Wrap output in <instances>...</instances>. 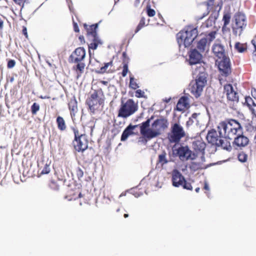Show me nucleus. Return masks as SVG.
<instances>
[{"label":"nucleus","mask_w":256,"mask_h":256,"mask_svg":"<svg viewBox=\"0 0 256 256\" xmlns=\"http://www.w3.org/2000/svg\"><path fill=\"white\" fill-rule=\"evenodd\" d=\"M212 52L219 60L226 57L224 46L219 42H215L213 44Z\"/></svg>","instance_id":"a211bd4d"},{"label":"nucleus","mask_w":256,"mask_h":256,"mask_svg":"<svg viewBox=\"0 0 256 256\" xmlns=\"http://www.w3.org/2000/svg\"><path fill=\"white\" fill-rule=\"evenodd\" d=\"M172 185L175 187H179L184 182V178L182 174L176 169L174 170L172 172Z\"/></svg>","instance_id":"dca6fc26"},{"label":"nucleus","mask_w":256,"mask_h":256,"mask_svg":"<svg viewBox=\"0 0 256 256\" xmlns=\"http://www.w3.org/2000/svg\"><path fill=\"white\" fill-rule=\"evenodd\" d=\"M234 49L240 53H242L247 50V44H242L240 42H236L234 44Z\"/></svg>","instance_id":"2f4dec72"},{"label":"nucleus","mask_w":256,"mask_h":256,"mask_svg":"<svg viewBox=\"0 0 256 256\" xmlns=\"http://www.w3.org/2000/svg\"><path fill=\"white\" fill-rule=\"evenodd\" d=\"M73 26H74V30L75 32H80V30L78 28V24L76 22H73Z\"/></svg>","instance_id":"09e8293b"},{"label":"nucleus","mask_w":256,"mask_h":256,"mask_svg":"<svg viewBox=\"0 0 256 256\" xmlns=\"http://www.w3.org/2000/svg\"><path fill=\"white\" fill-rule=\"evenodd\" d=\"M129 87L132 90H136L139 88L138 84L133 76H130V84Z\"/></svg>","instance_id":"72a5a7b5"},{"label":"nucleus","mask_w":256,"mask_h":256,"mask_svg":"<svg viewBox=\"0 0 256 256\" xmlns=\"http://www.w3.org/2000/svg\"><path fill=\"white\" fill-rule=\"evenodd\" d=\"M76 174L78 180H80L84 176V172L80 167L76 168Z\"/></svg>","instance_id":"a19ab883"},{"label":"nucleus","mask_w":256,"mask_h":256,"mask_svg":"<svg viewBox=\"0 0 256 256\" xmlns=\"http://www.w3.org/2000/svg\"><path fill=\"white\" fill-rule=\"evenodd\" d=\"M72 129L74 133V138L73 145L76 150L78 152H83L88 148V140L85 134H80L78 129L72 127Z\"/></svg>","instance_id":"6e6552de"},{"label":"nucleus","mask_w":256,"mask_h":256,"mask_svg":"<svg viewBox=\"0 0 256 256\" xmlns=\"http://www.w3.org/2000/svg\"><path fill=\"white\" fill-rule=\"evenodd\" d=\"M220 135L232 139L237 134H242V128L240 123L234 119H226L220 122L218 126Z\"/></svg>","instance_id":"f03ea898"},{"label":"nucleus","mask_w":256,"mask_h":256,"mask_svg":"<svg viewBox=\"0 0 256 256\" xmlns=\"http://www.w3.org/2000/svg\"><path fill=\"white\" fill-rule=\"evenodd\" d=\"M206 146V143L202 139L194 140L192 143V148L194 151V153L198 154V158L199 156L202 162L204 160V150Z\"/></svg>","instance_id":"ddd939ff"},{"label":"nucleus","mask_w":256,"mask_h":256,"mask_svg":"<svg viewBox=\"0 0 256 256\" xmlns=\"http://www.w3.org/2000/svg\"><path fill=\"white\" fill-rule=\"evenodd\" d=\"M147 24H146V18L144 16H142L138 24L136 26L134 33L136 34L139 32L142 28L146 26Z\"/></svg>","instance_id":"f704fd0d"},{"label":"nucleus","mask_w":256,"mask_h":256,"mask_svg":"<svg viewBox=\"0 0 256 256\" xmlns=\"http://www.w3.org/2000/svg\"><path fill=\"white\" fill-rule=\"evenodd\" d=\"M158 16H159L160 17H162L161 14H158Z\"/></svg>","instance_id":"680f3d73"},{"label":"nucleus","mask_w":256,"mask_h":256,"mask_svg":"<svg viewBox=\"0 0 256 256\" xmlns=\"http://www.w3.org/2000/svg\"><path fill=\"white\" fill-rule=\"evenodd\" d=\"M47 164H46L45 165V166L44 168L40 172L38 173V176H42V174H48V169L47 168Z\"/></svg>","instance_id":"49530a36"},{"label":"nucleus","mask_w":256,"mask_h":256,"mask_svg":"<svg viewBox=\"0 0 256 256\" xmlns=\"http://www.w3.org/2000/svg\"><path fill=\"white\" fill-rule=\"evenodd\" d=\"M135 96L138 98H143L144 96V92L141 90H136L135 92Z\"/></svg>","instance_id":"37998d69"},{"label":"nucleus","mask_w":256,"mask_h":256,"mask_svg":"<svg viewBox=\"0 0 256 256\" xmlns=\"http://www.w3.org/2000/svg\"><path fill=\"white\" fill-rule=\"evenodd\" d=\"M86 56V50L82 47L76 48L69 57L70 63L76 64L72 68L76 74V78H78L84 72L86 64L82 62Z\"/></svg>","instance_id":"20e7f679"},{"label":"nucleus","mask_w":256,"mask_h":256,"mask_svg":"<svg viewBox=\"0 0 256 256\" xmlns=\"http://www.w3.org/2000/svg\"><path fill=\"white\" fill-rule=\"evenodd\" d=\"M22 33L25 36L26 39H28V36L27 32V28L26 26H22Z\"/></svg>","instance_id":"de8ad7c7"},{"label":"nucleus","mask_w":256,"mask_h":256,"mask_svg":"<svg viewBox=\"0 0 256 256\" xmlns=\"http://www.w3.org/2000/svg\"><path fill=\"white\" fill-rule=\"evenodd\" d=\"M148 119L146 121L140 124V132L144 138L142 140L144 144L153 138H156L160 134V130H164L168 126V120L164 118L156 120L152 124V128H149L150 120Z\"/></svg>","instance_id":"f257e3e1"},{"label":"nucleus","mask_w":256,"mask_h":256,"mask_svg":"<svg viewBox=\"0 0 256 256\" xmlns=\"http://www.w3.org/2000/svg\"><path fill=\"white\" fill-rule=\"evenodd\" d=\"M113 66V61L112 60H110L108 62L104 63V66L101 67L100 69L97 72L98 74H104V73H109L113 72L112 70H111L110 69L108 70V68L109 66Z\"/></svg>","instance_id":"c85d7f7f"},{"label":"nucleus","mask_w":256,"mask_h":256,"mask_svg":"<svg viewBox=\"0 0 256 256\" xmlns=\"http://www.w3.org/2000/svg\"><path fill=\"white\" fill-rule=\"evenodd\" d=\"M138 126V125L133 126L131 124L128 126L124 130L120 138V140L124 142L130 136L134 134V132L133 130Z\"/></svg>","instance_id":"5701e85b"},{"label":"nucleus","mask_w":256,"mask_h":256,"mask_svg":"<svg viewBox=\"0 0 256 256\" xmlns=\"http://www.w3.org/2000/svg\"><path fill=\"white\" fill-rule=\"evenodd\" d=\"M98 24H96L88 26L86 24H84V28L86 30L87 36L89 38H96L98 36L96 29L98 27Z\"/></svg>","instance_id":"4be33fe9"},{"label":"nucleus","mask_w":256,"mask_h":256,"mask_svg":"<svg viewBox=\"0 0 256 256\" xmlns=\"http://www.w3.org/2000/svg\"><path fill=\"white\" fill-rule=\"evenodd\" d=\"M89 54H90V50H89Z\"/></svg>","instance_id":"e2e57ef3"},{"label":"nucleus","mask_w":256,"mask_h":256,"mask_svg":"<svg viewBox=\"0 0 256 256\" xmlns=\"http://www.w3.org/2000/svg\"><path fill=\"white\" fill-rule=\"evenodd\" d=\"M247 26L246 14L241 12H236L233 18L231 28L234 36H240Z\"/></svg>","instance_id":"423d86ee"},{"label":"nucleus","mask_w":256,"mask_h":256,"mask_svg":"<svg viewBox=\"0 0 256 256\" xmlns=\"http://www.w3.org/2000/svg\"><path fill=\"white\" fill-rule=\"evenodd\" d=\"M222 136L218 135L216 131L212 129L210 130L206 136V140L209 143L212 144L213 145L217 146L218 142H220Z\"/></svg>","instance_id":"aec40b11"},{"label":"nucleus","mask_w":256,"mask_h":256,"mask_svg":"<svg viewBox=\"0 0 256 256\" xmlns=\"http://www.w3.org/2000/svg\"><path fill=\"white\" fill-rule=\"evenodd\" d=\"M180 186H182L184 188L188 190H192V186L191 185V184L190 182H188L185 179L184 182H182V184Z\"/></svg>","instance_id":"79ce46f5"},{"label":"nucleus","mask_w":256,"mask_h":256,"mask_svg":"<svg viewBox=\"0 0 256 256\" xmlns=\"http://www.w3.org/2000/svg\"><path fill=\"white\" fill-rule=\"evenodd\" d=\"M4 28V21L0 18V30H2Z\"/></svg>","instance_id":"603ef678"},{"label":"nucleus","mask_w":256,"mask_h":256,"mask_svg":"<svg viewBox=\"0 0 256 256\" xmlns=\"http://www.w3.org/2000/svg\"><path fill=\"white\" fill-rule=\"evenodd\" d=\"M82 197V194L80 192H79L77 196L75 194H74L73 198L70 199V200H71L72 199L76 200L78 198H80Z\"/></svg>","instance_id":"8fccbe9b"},{"label":"nucleus","mask_w":256,"mask_h":256,"mask_svg":"<svg viewBox=\"0 0 256 256\" xmlns=\"http://www.w3.org/2000/svg\"><path fill=\"white\" fill-rule=\"evenodd\" d=\"M245 103L252 113V118L256 119V104L252 98L250 96H246Z\"/></svg>","instance_id":"b1692460"},{"label":"nucleus","mask_w":256,"mask_h":256,"mask_svg":"<svg viewBox=\"0 0 256 256\" xmlns=\"http://www.w3.org/2000/svg\"><path fill=\"white\" fill-rule=\"evenodd\" d=\"M56 123L58 128L62 132L65 131L66 129V124L64 118L61 116H58L56 119Z\"/></svg>","instance_id":"cd10ccee"},{"label":"nucleus","mask_w":256,"mask_h":256,"mask_svg":"<svg viewBox=\"0 0 256 256\" xmlns=\"http://www.w3.org/2000/svg\"><path fill=\"white\" fill-rule=\"evenodd\" d=\"M175 150L176 151V155L182 161L188 160H194L198 158V154L192 153L188 146H181Z\"/></svg>","instance_id":"9b49d317"},{"label":"nucleus","mask_w":256,"mask_h":256,"mask_svg":"<svg viewBox=\"0 0 256 256\" xmlns=\"http://www.w3.org/2000/svg\"><path fill=\"white\" fill-rule=\"evenodd\" d=\"M198 34L196 28L188 26L178 32L176 34V39L179 46H184V48L188 47L191 45L194 40Z\"/></svg>","instance_id":"39448f33"},{"label":"nucleus","mask_w":256,"mask_h":256,"mask_svg":"<svg viewBox=\"0 0 256 256\" xmlns=\"http://www.w3.org/2000/svg\"><path fill=\"white\" fill-rule=\"evenodd\" d=\"M231 19V14L229 12H224L222 17V21L224 22L222 30H224L229 24Z\"/></svg>","instance_id":"c756f323"},{"label":"nucleus","mask_w":256,"mask_h":256,"mask_svg":"<svg viewBox=\"0 0 256 256\" xmlns=\"http://www.w3.org/2000/svg\"><path fill=\"white\" fill-rule=\"evenodd\" d=\"M216 34V31H212L206 36V38L208 42H210V44L215 38Z\"/></svg>","instance_id":"4c0bfd02"},{"label":"nucleus","mask_w":256,"mask_h":256,"mask_svg":"<svg viewBox=\"0 0 256 256\" xmlns=\"http://www.w3.org/2000/svg\"><path fill=\"white\" fill-rule=\"evenodd\" d=\"M92 42L88 44V48L92 50L96 49L98 44H101L102 42L98 36L96 38H90Z\"/></svg>","instance_id":"7c9ffc66"},{"label":"nucleus","mask_w":256,"mask_h":256,"mask_svg":"<svg viewBox=\"0 0 256 256\" xmlns=\"http://www.w3.org/2000/svg\"><path fill=\"white\" fill-rule=\"evenodd\" d=\"M204 4L206 6V12L203 14V15L200 18H198L199 20L202 19L204 17L208 16L210 12H212L214 14L215 18H217L218 16V12L221 9L222 6H219L218 4H214V0H208L204 2Z\"/></svg>","instance_id":"4468645a"},{"label":"nucleus","mask_w":256,"mask_h":256,"mask_svg":"<svg viewBox=\"0 0 256 256\" xmlns=\"http://www.w3.org/2000/svg\"><path fill=\"white\" fill-rule=\"evenodd\" d=\"M238 158L240 162H245L248 160V156L246 152L242 151L238 154Z\"/></svg>","instance_id":"c9c22d12"},{"label":"nucleus","mask_w":256,"mask_h":256,"mask_svg":"<svg viewBox=\"0 0 256 256\" xmlns=\"http://www.w3.org/2000/svg\"><path fill=\"white\" fill-rule=\"evenodd\" d=\"M122 57H123V60H129V59H128V57L127 56V55H126V52H124L122 53Z\"/></svg>","instance_id":"864d4df0"},{"label":"nucleus","mask_w":256,"mask_h":256,"mask_svg":"<svg viewBox=\"0 0 256 256\" xmlns=\"http://www.w3.org/2000/svg\"><path fill=\"white\" fill-rule=\"evenodd\" d=\"M68 108L70 110V114L72 118L76 115L78 112V102L75 98H72L68 104Z\"/></svg>","instance_id":"a878e982"},{"label":"nucleus","mask_w":256,"mask_h":256,"mask_svg":"<svg viewBox=\"0 0 256 256\" xmlns=\"http://www.w3.org/2000/svg\"><path fill=\"white\" fill-rule=\"evenodd\" d=\"M100 82L102 84H103L104 85H107L108 84V82H106V81H104V80H100Z\"/></svg>","instance_id":"13d9d810"},{"label":"nucleus","mask_w":256,"mask_h":256,"mask_svg":"<svg viewBox=\"0 0 256 256\" xmlns=\"http://www.w3.org/2000/svg\"><path fill=\"white\" fill-rule=\"evenodd\" d=\"M220 142L217 144V146H221L224 150L228 151H230L232 150V146L230 144V140L226 136H222Z\"/></svg>","instance_id":"393cba45"},{"label":"nucleus","mask_w":256,"mask_h":256,"mask_svg":"<svg viewBox=\"0 0 256 256\" xmlns=\"http://www.w3.org/2000/svg\"><path fill=\"white\" fill-rule=\"evenodd\" d=\"M224 94H226L227 99L228 101L234 103L238 102V95L236 92L231 84H226L224 86Z\"/></svg>","instance_id":"2eb2a0df"},{"label":"nucleus","mask_w":256,"mask_h":256,"mask_svg":"<svg viewBox=\"0 0 256 256\" xmlns=\"http://www.w3.org/2000/svg\"><path fill=\"white\" fill-rule=\"evenodd\" d=\"M252 96L256 100V89L253 88L252 90Z\"/></svg>","instance_id":"3c124183"},{"label":"nucleus","mask_w":256,"mask_h":256,"mask_svg":"<svg viewBox=\"0 0 256 256\" xmlns=\"http://www.w3.org/2000/svg\"><path fill=\"white\" fill-rule=\"evenodd\" d=\"M204 189L206 190H208V191L209 190V186H208V183L206 182H204Z\"/></svg>","instance_id":"5fc2aeb1"},{"label":"nucleus","mask_w":256,"mask_h":256,"mask_svg":"<svg viewBox=\"0 0 256 256\" xmlns=\"http://www.w3.org/2000/svg\"><path fill=\"white\" fill-rule=\"evenodd\" d=\"M146 14L150 17L154 16L156 14V12L154 10L151 8L150 5L146 6Z\"/></svg>","instance_id":"58836bf2"},{"label":"nucleus","mask_w":256,"mask_h":256,"mask_svg":"<svg viewBox=\"0 0 256 256\" xmlns=\"http://www.w3.org/2000/svg\"><path fill=\"white\" fill-rule=\"evenodd\" d=\"M202 53L194 48L192 50L189 52L188 62L190 65L200 63L202 59Z\"/></svg>","instance_id":"f3484780"},{"label":"nucleus","mask_w":256,"mask_h":256,"mask_svg":"<svg viewBox=\"0 0 256 256\" xmlns=\"http://www.w3.org/2000/svg\"><path fill=\"white\" fill-rule=\"evenodd\" d=\"M168 162L166 158V154L165 152H163L158 155L157 164H160L162 166H163L164 164H167Z\"/></svg>","instance_id":"473e14b6"},{"label":"nucleus","mask_w":256,"mask_h":256,"mask_svg":"<svg viewBox=\"0 0 256 256\" xmlns=\"http://www.w3.org/2000/svg\"><path fill=\"white\" fill-rule=\"evenodd\" d=\"M188 106V100L186 96L180 98L176 104V109L179 111H182Z\"/></svg>","instance_id":"bb28decb"},{"label":"nucleus","mask_w":256,"mask_h":256,"mask_svg":"<svg viewBox=\"0 0 256 256\" xmlns=\"http://www.w3.org/2000/svg\"><path fill=\"white\" fill-rule=\"evenodd\" d=\"M196 72H198V74L196 77V79L190 82L189 90L195 98H198L201 95L206 84L208 74L202 66L196 68Z\"/></svg>","instance_id":"7ed1b4c3"},{"label":"nucleus","mask_w":256,"mask_h":256,"mask_svg":"<svg viewBox=\"0 0 256 256\" xmlns=\"http://www.w3.org/2000/svg\"><path fill=\"white\" fill-rule=\"evenodd\" d=\"M124 65H123V69L122 72V75L123 77H125L128 72V60H124Z\"/></svg>","instance_id":"e433bc0d"},{"label":"nucleus","mask_w":256,"mask_h":256,"mask_svg":"<svg viewBox=\"0 0 256 256\" xmlns=\"http://www.w3.org/2000/svg\"><path fill=\"white\" fill-rule=\"evenodd\" d=\"M28 0H13V1L16 4L20 6L23 7L24 4L28 1Z\"/></svg>","instance_id":"c03bdc74"},{"label":"nucleus","mask_w":256,"mask_h":256,"mask_svg":"<svg viewBox=\"0 0 256 256\" xmlns=\"http://www.w3.org/2000/svg\"><path fill=\"white\" fill-rule=\"evenodd\" d=\"M218 63V68L220 74L222 76L226 77L230 74L232 69L230 60L228 57L218 60L216 61Z\"/></svg>","instance_id":"f8f14e48"},{"label":"nucleus","mask_w":256,"mask_h":256,"mask_svg":"<svg viewBox=\"0 0 256 256\" xmlns=\"http://www.w3.org/2000/svg\"><path fill=\"white\" fill-rule=\"evenodd\" d=\"M236 137L234 138V144L238 147H244L246 146L249 142L248 138L242 135V134H237Z\"/></svg>","instance_id":"412c9836"},{"label":"nucleus","mask_w":256,"mask_h":256,"mask_svg":"<svg viewBox=\"0 0 256 256\" xmlns=\"http://www.w3.org/2000/svg\"><path fill=\"white\" fill-rule=\"evenodd\" d=\"M210 44V42H208L206 38H202L197 42L194 49L198 50L203 54H206L209 50Z\"/></svg>","instance_id":"6ab92c4d"},{"label":"nucleus","mask_w":256,"mask_h":256,"mask_svg":"<svg viewBox=\"0 0 256 256\" xmlns=\"http://www.w3.org/2000/svg\"><path fill=\"white\" fill-rule=\"evenodd\" d=\"M186 136L184 128L179 124L175 123L171 127L168 138L170 142L178 143Z\"/></svg>","instance_id":"9d476101"},{"label":"nucleus","mask_w":256,"mask_h":256,"mask_svg":"<svg viewBox=\"0 0 256 256\" xmlns=\"http://www.w3.org/2000/svg\"><path fill=\"white\" fill-rule=\"evenodd\" d=\"M39 109H40L39 104L36 102L34 103L31 107L32 113L33 114H36V112L39 110Z\"/></svg>","instance_id":"ea45409f"},{"label":"nucleus","mask_w":256,"mask_h":256,"mask_svg":"<svg viewBox=\"0 0 256 256\" xmlns=\"http://www.w3.org/2000/svg\"><path fill=\"white\" fill-rule=\"evenodd\" d=\"M200 188H196L195 190L196 192H198L200 191Z\"/></svg>","instance_id":"bf43d9fd"},{"label":"nucleus","mask_w":256,"mask_h":256,"mask_svg":"<svg viewBox=\"0 0 256 256\" xmlns=\"http://www.w3.org/2000/svg\"><path fill=\"white\" fill-rule=\"evenodd\" d=\"M193 123L192 120L191 118H189L188 120L186 122V125L188 126L189 124H191Z\"/></svg>","instance_id":"6e6d98bb"},{"label":"nucleus","mask_w":256,"mask_h":256,"mask_svg":"<svg viewBox=\"0 0 256 256\" xmlns=\"http://www.w3.org/2000/svg\"><path fill=\"white\" fill-rule=\"evenodd\" d=\"M138 102L132 99L128 98L126 100H122L118 116L126 118L134 114L138 110Z\"/></svg>","instance_id":"0eeeda50"},{"label":"nucleus","mask_w":256,"mask_h":256,"mask_svg":"<svg viewBox=\"0 0 256 256\" xmlns=\"http://www.w3.org/2000/svg\"><path fill=\"white\" fill-rule=\"evenodd\" d=\"M100 95H102V92L95 90L86 100V103L92 112L104 103V100Z\"/></svg>","instance_id":"1a4fd4ad"},{"label":"nucleus","mask_w":256,"mask_h":256,"mask_svg":"<svg viewBox=\"0 0 256 256\" xmlns=\"http://www.w3.org/2000/svg\"><path fill=\"white\" fill-rule=\"evenodd\" d=\"M124 218H127L128 216V214H124Z\"/></svg>","instance_id":"052dcab7"},{"label":"nucleus","mask_w":256,"mask_h":256,"mask_svg":"<svg viewBox=\"0 0 256 256\" xmlns=\"http://www.w3.org/2000/svg\"><path fill=\"white\" fill-rule=\"evenodd\" d=\"M197 116H198V114L196 113H194L192 115V116L190 118H191L192 120V118L196 119V118Z\"/></svg>","instance_id":"4d7b16f0"},{"label":"nucleus","mask_w":256,"mask_h":256,"mask_svg":"<svg viewBox=\"0 0 256 256\" xmlns=\"http://www.w3.org/2000/svg\"><path fill=\"white\" fill-rule=\"evenodd\" d=\"M16 65V62L14 60H10L8 61L7 64V67L8 68H14Z\"/></svg>","instance_id":"a18cd8bd"}]
</instances>
